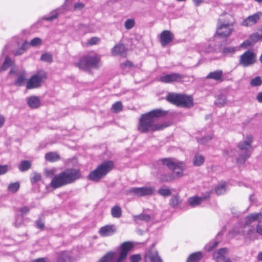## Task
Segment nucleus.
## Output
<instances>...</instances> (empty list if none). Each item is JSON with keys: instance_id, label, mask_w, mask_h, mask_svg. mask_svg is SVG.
Returning a JSON list of instances; mask_svg holds the SVG:
<instances>
[{"instance_id": "obj_1", "label": "nucleus", "mask_w": 262, "mask_h": 262, "mask_svg": "<svg viewBox=\"0 0 262 262\" xmlns=\"http://www.w3.org/2000/svg\"><path fill=\"white\" fill-rule=\"evenodd\" d=\"M168 114V111L162 109L153 110L147 113L142 114L139 119L138 129L141 133H147L149 132H155L163 129L170 126L169 122L155 123L156 118L162 117Z\"/></svg>"}, {"instance_id": "obj_2", "label": "nucleus", "mask_w": 262, "mask_h": 262, "mask_svg": "<svg viewBox=\"0 0 262 262\" xmlns=\"http://www.w3.org/2000/svg\"><path fill=\"white\" fill-rule=\"evenodd\" d=\"M81 176L79 170L69 168L54 176L51 182V186L54 189L71 184Z\"/></svg>"}, {"instance_id": "obj_3", "label": "nucleus", "mask_w": 262, "mask_h": 262, "mask_svg": "<svg viewBox=\"0 0 262 262\" xmlns=\"http://www.w3.org/2000/svg\"><path fill=\"white\" fill-rule=\"evenodd\" d=\"M231 18V16L228 14L221 15L217 20L215 35L221 38H227L231 34L233 25Z\"/></svg>"}, {"instance_id": "obj_4", "label": "nucleus", "mask_w": 262, "mask_h": 262, "mask_svg": "<svg viewBox=\"0 0 262 262\" xmlns=\"http://www.w3.org/2000/svg\"><path fill=\"white\" fill-rule=\"evenodd\" d=\"M113 167L114 163L112 161H104L90 172L88 179L92 181L99 182L113 169Z\"/></svg>"}, {"instance_id": "obj_5", "label": "nucleus", "mask_w": 262, "mask_h": 262, "mask_svg": "<svg viewBox=\"0 0 262 262\" xmlns=\"http://www.w3.org/2000/svg\"><path fill=\"white\" fill-rule=\"evenodd\" d=\"M253 137L251 135L246 137L245 140L241 141L237 145V147L241 151L236 158V163L242 165L250 157L251 154L252 143Z\"/></svg>"}, {"instance_id": "obj_6", "label": "nucleus", "mask_w": 262, "mask_h": 262, "mask_svg": "<svg viewBox=\"0 0 262 262\" xmlns=\"http://www.w3.org/2000/svg\"><path fill=\"white\" fill-rule=\"evenodd\" d=\"M166 100L177 106L190 108L193 105L192 96L175 93H170L166 96Z\"/></svg>"}, {"instance_id": "obj_7", "label": "nucleus", "mask_w": 262, "mask_h": 262, "mask_svg": "<svg viewBox=\"0 0 262 262\" xmlns=\"http://www.w3.org/2000/svg\"><path fill=\"white\" fill-rule=\"evenodd\" d=\"M100 58L96 56L86 55L80 59L76 66L79 68L89 71L99 67Z\"/></svg>"}, {"instance_id": "obj_8", "label": "nucleus", "mask_w": 262, "mask_h": 262, "mask_svg": "<svg viewBox=\"0 0 262 262\" xmlns=\"http://www.w3.org/2000/svg\"><path fill=\"white\" fill-rule=\"evenodd\" d=\"M47 78V73L44 70H38L29 79L26 84V88L27 89L38 88L45 81Z\"/></svg>"}, {"instance_id": "obj_9", "label": "nucleus", "mask_w": 262, "mask_h": 262, "mask_svg": "<svg viewBox=\"0 0 262 262\" xmlns=\"http://www.w3.org/2000/svg\"><path fill=\"white\" fill-rule=\"evenodd\" d=\"M256 56L253 51L248 50L239 56V65L246 68L254 64L256 62Z\"/></svg>"}, {"instance_id": "obj_10", "label": "nucleus", "mask_w": 262, "mask_h": 262, "mask_svg": "<svg viewBox=\"0 0 262 262\" xmlns=\"http://www.w3.org/2000/svg\"><path fill=\"white\" fill-rule=\"evenodd\" d=\"M134 244L131 242H125L122 243L118 248L120 253L115 262H124L128 252L134 248Z\"/></svg>"}, {"instance_id": "obj_11", "label": "nucleus", "mask_w": 262, "mask_h": 262, "mask_svg": "<svg viewBox=\"0 0 262 262\" xmlns=\"http://www.w3.org/2000/svg\"><path fill=\"white\" fill-rule=\"evenodd\" d=\"M155 189L152 187H133L128 190V193L138 197L151 195Z\"/></svg>"}, {"instance_id": "obj_12", "label": "nucleus", "mask_w": 262, "mask_h": 262, "mask_svg": "<svg viewBox=\"0 0 262 262\" xmlns=\"http://www.w3.org/2000/svg\"><path fill=\"white\" fill-rule=\"evenodd\" d=\"M165 166L171 170H175L178 165L177 162L173 161L170 158L161 159L157 161L156 166L160 172H162L164 171Z\"/></svg>"}, {"instance_id": "obj_13", "label": "nucleus", "mask_w": 262, "mask_h": 262, "mask_svg": "<svg viewBox=\"0 0 262 262\" xmlns=\"http://www.w3.org/2000/svg\"><path fill=\"white\" fill-rule=\"evenodd\" d=\"M159 39L161 46L166 47L174 39V34L169 30H164L159 35Z\"/></svg>"}, {"instance_id": "obj_14", "label": "nucleus", "mask_w": 262, "mask_h": 262, "mask_svg": "<svg viewBox=\"0 0 262 262\" xmlns=\"http://www.w3.org/2000/svg\"><path fill=\"white\" fill-rule=\"evenodd\" d=\"M145 262H163L157 250L153 249L147 250L144 255Z\"/></svg>"}, {"instance_id": "obj_15", "label": "nucleus", "mask_w": 262, "mask_h": 262, "mask_svg": "<svg viewBox=\"0 0 262 262\" xmlns=\"http://www.w3.org/2000/svg\"><path fill=\"white\" fill-rule=\"evenodd\" d=\"M262 16V12H258L250 15L242 21V25L245 27H251L257 23Z\"/></svg>"}, {"instance_id": "obj_16", "label": "nucleus", "mask_w": 262, "mask_h": 262, "mask_svg": "<svg viewBox=\"0 0 262 262\" xmlns=\"http://www.w3.org/2000/svg\"><path fill=\"white\" fill-rule=\"evenodd\" d=\"M183 78L184 76L182 75L179 73H173L161 76L160 78V80L164 83H171L178 82Z\"/></svg>"}, {"instance_id": "obj_17", "label": "nucleus", "mask_w": 262, "mask_h": 262, "mask_svg": "<svg viewBox=\"0 0 262 262\" xmlns=\"http://www.w3.org/2000/svg\"><path fill=\"white\" fill-rule=\"evenodd\" d=\"M116 232V228L114 225H107L101 227L99 233L102 236H108L113 234Z\"/></svg>"}, {"instance_id": "obj_18", "label": "nucleus", "mask_w": 262, "mask_h": 262, "mask_svg": "<svg viewBox=\"0 0 262 262\" xmlns=\"http://www.w3.org/2000/svg\"><path fill=\"white\" fill-rule=\"evenodd\" d=\"M57 262H73V258L70 251H63L57 254Z\"/></svg>"}, {"instance_id": "obj_19", "label": "nucleus", "mask_w": 262, "mask_h": 262, "mask_svg": "<svg viewBox=\"0 0 262 262\" xmlns=\"http://www.w3.org/2000/svg\"><path fill=\"white\" fill-rule=\"evenodd\" d=\"M127 51L125 46L122 43L116 45L111 50V53L113 56L122 55Z\"/></svg>"}, {"instance_id": "obj_20", "label": "nucleus", "mask_w": 262, "mask_h": 262, "mask_svg": "<svg viewBox=\"0 0 262 262\" xmlns=\"http://www.w3.org/2000/svg\"><path fill=\"white\" fill-rule=\"evenodd\" d=\"M223 72L221 70H218L209 73L206 76V78L208 79H213L216 81H223Z\"/></svg>"}, {"instance_id": "obj_21", "label": "nucleus", "mask_w": 262, "mask_h": 262, "mask_svg": "<svg viewBox=\"0 0 262 262\" xmlns=\"http://www.w3.org/2000/svg\"><path fill=\"white\" fill-rule=\"evenodd\" d=\"M228 252V250L226 248H221L213 253V258L216 261L223 260L226 258V254Z\"/></svg>"}, {"instance_id": "obj_22", "label": "nucleus", "mask_w": 262, "mask_h": 262, "mask_svg": "<svg viewBox=\"0 0 262 262\" xmlns=\"http://www.w3.org/2000/svg\"><path fill=\"white\" fill-rule=\"evenodd\" d=\"M262 218V213H255L249 214L246 218L245 226H248L253 222L258 221Z\"/></svg>"}, {"instance_id": "obj_23", "label": "nucleus", "mask_w": 262, "mask_h": 262, "mask_svg": "<svg viewBox=\"0 0 262 262\" xmlns=\"http://www.w3.org/2000/svg\"><path fill=\"white\" fill-rule=\"evenodd\" d=\"M203 258V253L198 251L191 253L187 258L186 262H199Z\"/></svg>"}, {"instance_id": "obj_24", "label": "nucleus", "mask_w": 262, "mask_h": 262, "mask_svg": "<svg viewBox=\"0 0 262 262\" xmlns=\"http://www.w3.org/2000/svg\"><path fill=\"white\" fill-rule=\"evenodd\" d=\"M28 104L32 108H36L40 106V101L37 96H31L28 98Z\"/></svg>"}, {"instance_id": "obj_25", "label": "nucleus", "mask_w": 262, "mask_h": 262, "mask_svg": "<svg viewBox=\"0 0 262 262\" xmlns=\"http://www.w3.org/2000/svg\"><path fill=\"white\" fill-rule=\"evenodd\" d=\"M178 166L173 171V174L177 177H181L183 176V170L185 169V166L182 162H177Z\"/></svg>"}, {"instance_id": "obj_26", "label": "nucleus", "mask_w": 262, "mask_h": 262, "mask_svg": "<svg viewBox=\"0 0 262 262\" xmlns=\"http://www.w3.org/2000/svg\"><path fill=\"white\" fill-rule=\"evenodd\" d=\"M236 48L234 47L220 46L219 51L224 55L233 54L235 52Z\"/></svg>"}, {"instance_id": "obj_27", "label": "nucleus", "mask_w": 262, "mask_h": 262, "mask_svg": "<svg viewBox=\"0 0 262 262\" xmlns=\"http://www.w3.org/2000/svg\"><path fill=\"white\" fill-rule=\"evenodd\" d=\"M26 80V73L25 71L19 73L17 75V77L14 81V84L17 86H20L23 85L24 82Z\"/></svg>"}, {"instance_id": "obj_28", "label": "nucleus", "mask_w": 262, "mask_h": 262, "mask_svg": "<svg viewBox=\"0 0 262 262\" xmlns=\"http://www.w3.org/2000/svg\"><path fill=\"white\" fill-rule=\"evenodd\" d=\"M182 203V200L178 194L173 195L169 201V205L172 208H177Z\"/></svg>"}, {"instance_id": "obj_29", "label": "nucleus", "mask_w": 262, "mask_h": 262, "mask_svg": "<svg viewBox=\"0 0 262 262\" xmlns=\"http://www.w3.org/2000/svg\"><path fill=\"white\" fill-rule=\"evenodd\" d=\"M202 201V199L197 196L190 197L188 200L189 205L192 207L199 206L201 204Z\"/></svg>"}, {"instance_id": "obj_30", "label": "nucleus", "mask_w": 262, "mask_h": 262, "mask_svg": "<svg viewBox=\"0 0 262 262\" xmlns=\"http://www.w3.org/2000/svg\"><path fill=\"white\" fill-rule=\"evenodd\" d=\"M205 161L204 157L199 154H196L193 160V164L195 166L202 165Z\"/></svg>"}, {"instance_id": "obj_31", "label": "nucleus", "mask_w": 262, "mask_h": 262, "mask_svg": "<svg viewBox=\"0 0 262 262\" xmlns=\"http://www.w3.org/2000/svg\"><path fill=\"white\" fill-rule=\"evenodd\" d=\"M133 219L136 222H137L138 221H143L148 222L150 220L151 216L149 214L141 213L139 215H134Z\"/></svg>"}, {"instance_id": "obj_32", "label": "nucleus", "mask_w": 262, "mask_h": 262, "mask_svg": "<svg viewBox=\"0 0 262 262\" xmlns=\"http://www.w3.org/2000/svg\"><path fill=\"white\" fill-rule=\"evenodd\" d=\"M111 215L114 218H120L122 216V209L119 206H114L111 209Z\"/></svg>"}, {"instance_id": "obj_33", "label": "nucleus", "mask_w": 262, "mask_h": 262, "mask_svg": "<svg viewBox=\"0 0 262 262\" xmlns=\"http://www.w3.org/2000/svg\"><path fill=\"white\" fill-rule=\"evenodd\" d=\"M161 173L159 171H158L157 177L161 182H167L173 179V177L170 174H161Z\"/></svg>"}, {"instance_id": "obj_34", "label": "nucleus", "mask_w": 262, "mask_h": 262, "mask_svg": "<svg viewBox=\"0 0 262 262\" xmlns=\"http://www.w3.org/2000/svg\"><path fill=\"white\" fill-rule=\"evenodd\" d=\"M116 253L114 252H107L99 260V262H111L115 256Z\"/></svg>"}, {"instance_id": "obj_35", "label": "nucleus", "mask_w": 262, "mask_h": 262, "mask_svg": "<svg viewBox=\"0 0 262 262\" xmlns=\"http://www.w3.org/2000/svg\"><path fill=\"white\" fill-rule=\"evenodd\" d=\"M42 40L40 38L35 37L31 40L30 43L25 41L22 46V48H24L26 46H28L29 45L33 46L36 47L41 44Z\"/></svg>"}, {"instance_id": "obj_36", "label": "nucleus", "mask_w": 262, "mask_h": 262, "mask_svg": "<svg viewBox=\"0 0 262 262\" xmlns=\"http://www.w3.org/2000/svg\"><path fill=\"white\" fill-rule=\"evenodd\" d=\"M45 158L49 162H55L59 159V156L55 152H50L46 154Z\"/></svg>"}, {"instance_id": "obj_37", "label": "nucleus", "mask_w": 262, "mask_h": 262, "mask_svg": "<svg viewBox=\"0 0 262 262\" xmlns=\"http://www.w3.org/2000/svg\"><path fill=\"white\" fill-rule=\"evenodd\" d=\"M31 163L30 161L24 160L20 162L18 166V168L21 171H25L31 168Z\"/></svg>"}, {"instance_id": "obj_38", "label": "nucleus", "mask_w": 262, "mask_h": 262, "mask_svg": "<svg viewBox=\"0 0 262 262\" xmlns=\"http://www.w3.org/2000/svg\"><path fill=\"white\" fill-rule=\"evenodd\" d=\"M215 104L221 107L226 103V97L224 95H219L215 101Z\"/></svg>"}, {"instance_id": "obj_39", "label": "nucleus", "mask_w": 262, "mask_h": 262, "mask_svg": "<svg viewBox=\"0 0 262 262\" xmlns=\"http://www.w3.org/2000/svg\"><path fill=\"white\" fill-rule=\"evenodd\" d=\"M249 40L251 43H254L259 40H262V32L261 34H259L257 32L252 34L249 36Z\"/></svg>"}, {"instance_id": "obj_40", "label": "nucleus", "mask_w": 262, "mask_h": 262, "mask_svg": "<svg viewBox=\"0 0 262 262\" xmlns=\"http://www.w3.org/2000/svg\"><path fill=\"white\" fill-rule=\"evenodd\" d=\"M12 61L11 59V58L8 57L6 56L5 58V60L1 67V70L2 71H5L9 67H10L11 66H12Z\"/></svg>"}, {"instance_id": "obj_41", "label": "nucleus", "mask_w": 262, "mask_h": 262, "mask_svg": "<svg viewBox=\"0 0 262 262\" xmlns=\"http://www.w3.org/2000/svg\"><path fill=\"white\" fill-rule=\"evenodd\" d=\"M19 182H16L10 184L8 187V189L9 191L15 193L19 189Z\"/></svg>"}, {"instance_id": "obj_42", "label": "nucleus", "mask_w": 262, "mask_h": 262, "mask_svg": "<svg viewBox=\"0 0 262 262\" xmlns=\"http://www.w3.org/2000/svg\"><path fill=\"white\" fill-rule=\"evenodd\" d=\"M40 59L42 61L51 63L53 61V57L51 54L46 53L41 55Z\"/></svg>"}, {"instance_id": "obj_43", "label": "nucleus", "mask_w": 262, "mask_h": 262, "mask_svg": "<svg viewBox=\"0 0 262 262\" xmlns=\"http://www.w3.org/2000/svg\"><path fill=\"white\" fill-rule=\"evenodd\" d=\"M158 193L162 196H168L171 194V190L169 189L163 188H160L158 191Z\"/></svg>"}, {"instance_id": "obj_44", "label": "nucleus", "mask_w": 262, "mask_h": 262, "mask_svg": "<svg viewBox=\"0 0 262 262\" xmlns=\"http://www.w3.org/2000/svg\"><path fill=\"white\" fill-rule=\"evenodd\" d=\"M113 111L115 113H118L122 109V104L121 101H117L114 103L112 107Z\"/></svg>"}, {"instance_id": "obj_45", "label": "nucleus", "mask_w": 262, "mask_h": 262, "mask_svg": "<svg viewBox=\"0 0 262 262\" xmlns=\"http://www.w3.org/2000/svg\"><path fill=\"white\" fill-rule=\"evenodd\" d=\"M135 25V21L134 19H127L124 23V27L126 29L130 30Z\"/></svg>"}, {"instance_id": "obj_46", "label": "nucleus", "mask_w": 262, "mask_h": 262, "mask_svg": "<svg viewBox=\"0 0 262 262\" xmlns=\"http://www.w3.org/2000/svg\"><path fill=\"white\" fill-rule=\"evenodd\" d=\"M226 191V184H223L217 186L215 189V192L217 195H221L224 193Z\"/></svg>"}, {"instance_id": "obj_47", "label": "nucleus", "mask_w": 262, "mask_h": 262, "mask_svg": "<svg viewBox=\"0 0 262 262\" xmlns=\"http://www.w3.org/2000/svg\"><path fill=\"white\" fill-rule=\"evenodd\" d=\"M262 81L259 76L255 77L252 79L250 81V85L253 86H257L261 85Z\"/></svg>"}, {"instance_id": "obj_48", "label": "nucleus", "mask_w": 262, "mask_h": 262, "mask_svg": "<svg viewBox=\"0 0 262 262\" xmlns=\"http://www.w3.org/2000/svg\"><path fill=\"white\" fill-rule=\"evenodd\" d=\"M32 174L33 176L31 178V182L32 183H35L41 180V176L40 174L37 172H34Z\"/></svg>"}, {"instance_id": "obj_49", "label": "nucleus", "mask_w": 262, "mask_h": 262, "mask_svg": "<svg viewBox=\"0 0 262 262\" xmlns=\"http://www.w3.org/2000/svg\"><path fill=\"white\" fill-rule=\"evenodd\" d=\"M52 15L49 17L45 16L43 17V19L48 21H52L54 19L57 18L58 16V13L56 12V10H54L52 12Z\"/></svg>"}, {"instance_id": "obj_50", "label": "nucleus", "mask_w": 262, "mask_h": 262, "mask_svg": "<svg viewBox=\"0 0 262 262\" xmlns=\"http://www.w3.org/2000/svg\"><path fill=\"white\" fill-rule=\"evenodd\" d=\"M134 64L133 62L129 60H127L124 62H122L120 64V67L122 69H125L127 68H132L134 67Z\"/></svg>"}, {"instance_id": "obj_51", "label": "nucleus", "mask_w": 262, "mask_h": 262, "mask_svg": "<svg viewBox=\"0 0 262 262\" xmlns=\"http://www.w3.org/2000/svg\"><path fill=\"white\" fill-rule=\"evenodd\" d=\"M212 138V136L210 135L207 136L206 137H203L200 139H198V142L203 144H206L207 142L211 140Z\"/></svg>"}, {"instance_id": "obj_52", "label": "nucleus", "mask_w": 262, "mask_h": 262, "mask_svg": "<svg viewBox=\"0 0 262 262\" xmlns=\"http://www.w3.org/2000/svg\"><path fill=\"white\" fill-rule=\"evenodd\" d=\"M130 262H139L141 260L140 254L132 255L129 257Z\"/></svg>"}, {"instance_id": "obj_53", "label": "nucleus", "mask_w": 262, "mask_h": 262, "mask_svg": "<svg viewBox=\"0 0 262 262\" xmlns=\"http://www.w3.org/2000/svg\"><path fill=\"white\" fill-rule=\"evenodd\" d=\"M23 222V216L22 215H17L16 217V221L14 223L15 226L16 227H19L20 226Z\"/></svg>"}, {"instance_id": "obj_54", "label": "nucleus", "mask_w": 262, "mask_h": 262, "mask_svg": "<svg viewBox=\"0 0 262 262\" xmlns=\"http://www.w3.org/2000/svg\"><path fill=\"white\" fill-rule=\"evenodd\" d=\"M84 4L82 3H76L74 5V11L81 10L84 8Z\"/></svg>"}, {"instance_id": "obj_55", "label": "nucleus", "mask_w": 262, "mask_h": 262, "mask_svg": "<svg viewBox=\"0 0 262 262\" xmlns=\"http://www.w3.org/2000/svg\"><path fill=\"white\" fill-rule=\"evenodd\" d=\"M235 152V149H230L229 150H225L224 151L223 155L225 156H233Z\"/></svg>"}, {"instance_id": "obj_56", "label": "nucleus", "mask_w": 262, "mask_h": 262, "mask_svg": "<svg viewBox=\"0 0 262 262\" xmlns=\"http://www.w3.org/2000/svg\"><path fill=\"white\" fill-rule=\"evenodd\" d=\"M100 39L97 37H93L91 38L89 41L88 43L90 45H96L99 41Z\"/></svg>"}, {"instance_id": "obj_57", "label": "nucleus", "mask_w": 262, "mask_h": 262, "mask_svg": "<svg viewBox=\"0 0 262 262\" xmlns=\"http://www.w3.org/2000/svg\"><path fill=\"white\" fill-rule=\"evenodd\" d=\"M36 225L38 229H42L44 228V222L41 219H39L36 221Z\"/></svg>"}, {"instance_id": "obj_58", "label": "nucleus", "mask_w": 262, "mask_h": 262, "mask_svg": "<svg viewBox=\"0 0 262 262\" xmlns=\"http://www.w3.org/2000/svg\"><path fill=\"white\" fill-rule=\"evenodd\" d=\"M19 211L21 213L20 215L23 216L24 214H27L29 212L30 208L27 206H24L19 209Z\"/></svg>"}, {"instance_id": "obj_59", "label": "nucleus", "mask_w": 262, "mask_h": 262, "mask_svg": "<svg viewBox=\"0 0 262 262\" xmlns=\"http://www.w3.org/2000/svg\"><path fill=\"white\" fill-rule=\"evenodd\" d=\"M8 171V166L6 165H0V175L5 174Z\"/></svg>"}, {"instance_id": "obj_60", "label": "nucleus", "mask_w": 262, "mask_h": 262, "mask_svg": "<svg viewBox=\"0 0 262 262\" xmlns=\"http://www.w3.org/2000/svg\"><path fill=\"white\" fill-rule=\"evenodd\" d=\"M45 173L47 177H52L54 174L53 169H46Z\"/></svg>"}, {"instance_id": "obj_61", "label": "nucleus", "mask_w": 262, "mask_h": 262, "mask_svg": "<svg viewBox=\"0 0 262 262\" xmlns=\"http://www.w3.org/2000/svg\"><path fill=\"white\" fill-rule=\"evenodd\" d=\"M256 231L258 234L262 236V225L257 224L256 226Z\"/></svg>"}, {"instance_id": "obj_62", "label": "nucleus", "mask_w": 262, "mask_h": 262, "mask_svg": "<svg viewBox=\"0 0 262 262\" xmlns=\"http://www.w3.org/2000/svg\"><path fill=\"white\" fill-rule=\"evenodd\" d=\"M219 242L217 241L214 242L212 245H211L208 248V251H210L215 248L219 244Z\"/></svg>"}, {"instance_id": "obj_63", "label": "nucleus", "mask_w": 262, "mask_h": 262, "mask_svg": "<svg viewBox=\"0 0 262 262\" xmlns=\"http://www.w3.org/2000/svg\"><path fill=\"white\" fill-rule=\"evenodd\" d=\"M30 262H47L46 258H39L35 259Z\"/></svg>"}, {"instance_id": "obj_64", "label": "nucleus", "mask_w": 262, "mask_h": 262, "mask_svg": "<svg viewBox=\"0 0 262 262\" xmlns=\"http://www.w3.org/2000/svg\"><path fill=\"white\" fill-rule=\"evenodd\" d=\"M256 99L259 102L262 103V92H260L257 94Z\"/></svg>"}]
</instances>
